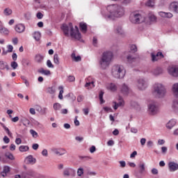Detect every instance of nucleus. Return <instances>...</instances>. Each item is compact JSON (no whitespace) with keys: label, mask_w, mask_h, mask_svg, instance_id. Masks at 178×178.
<instances>
[{"label":"nucleus","mask_w":178,"mask_h":178,"mask_svg":"<svg viewBox=\"0 0 178 178\" xmlns=\"http://www.w3.org/2000/svg\"><path fill=\"white\" fill-rule=\"evenodd\" d=\"M107 10L108 15H106V19H113L114 17H122L124 16V8L118 4L108 6Z\"/></svg>","instance_id":"1"},{"label":"nucleus","mask_w":178,"mask_h":178,"mask_svg":"<svg viewBox=\"0 0 178 178\" xmlns=\"http://www.w3.org/2000/svg\"><path fill=\"white\" fill-rule=\"evenodd\" d=\"M61 29L66 37H69V30H70V35L72 38L75 40H80L81 38V33L79 31V27L75 26V29L73 28L72 22H70L68 25L66 24H63Z\"/></svg>","instance_id":"2"},{"label":"nucleus","mask_w":178,"mask_h":178,"mask_svg":"<svg viewBox=\"0 0 178 178\" xmlns=\"http://www.w3.org/2000/svg\"><path fill=\"white\" fill-rule=\"evenodd\" d=\"M112 58H113V54H112L111 51H106L103 53L99 62L101 69L105 70L109 66V65H111Z\"/></svg>","instance_id":"3"},{"label":"nucleus","mask_w":178,"mask_h":178,"mask_svg":"<svg viewBox=\"0 0 178 178\" xmlns=\"http://www.w3.org/2000/svg\"><path fill=\"white\" fill-rule=\"evenodd\" d=\"M111 74L114 79H124V76H126V70L122 65H115L112 67Z\"/></svg>","instance_id":"4"},{"label":"nucleus","mask_w":178,"mask_h":178,"mask_svg":"<svg viewBox=\"0 0 178 178\" xmlns=\"http://www.w3.org/2000/svg\"><path fill=\"white\" fill-rule=\"evenodd\" d=\"M154 92L159 98H163L166 95V89L161 83H155L154 86Z\"/></svg>","instance_id":"5"},{"label":"nucleus","mask_w":178,"mask_h":178,"mask_svg":"<svg viewBox=\"0 0 178 178\" xmlns=\"http://www.w3.org/2000/svg\"><path fill=\"white\" fill-rule=\"evenodd\" d=\"M130 22L134 24H140V23L145 22V17L138 13H132L130 16Z\"/></svg>","instance_id":"6"},{"label":"nucleus","mask_w":178,"mask_h":178,"mask_svg":"<svg viewBox=\"0 0 178 178\" xmlns=\"http://www.w3.org/2000/svg\"><path fill=\"white\" fill-rule=\"evenodd\" d=\"M148 112L149 115H156L159 112V108L156 105V103L152 102L148 105Z\"/></svg>","instance_id":"7"},{"label":"nucleus","mask_w":178,"mask_h":178,"mask_svg":"<svg viewBox=\"0 0 178 178\" xmlns=\"http://www.w3.org/2000/svg\"><path fill=\"white\" fill-rule=\"evenodd\" d=\"M119 89L120 92H121L122 95L125 96L129 95V93L131 92V89H130V87L126 83L121 84Z\"/></svg>","instance_id":"8"},{"label":"nucleus","mask_w":178,"mask_h":178,"mask_svg":"<svg viewBox=\"0 0 178 178\" xmlns=\"http://www.w3.org/2000/svg\"><path fill=\"white\" fill-rule=\"evenodd\" d=\"M137 87L138 90H140L141 91H143L148 87V83H147V81H145V79H139L138 80Z\"/></svg>","instance_id":"9"},{"label":"nucleus","mask_w":178,"mask_h":178,"mask_svg":"<svg viewBox=\"0 0 178 178\" xmlns=\"http://www.w3.org/2000/svg\"><path fill=\"white\" fill-rule=\"evenodd\" d=\"M168 72L170 76L178 77V66L173 65L168 67Z\"/></svg>","instance_id":"10"},{"label":"nucleus","mask_w":178,"mask_h":178,"mask_svg":"<svg viewBox=\"0 0 178 178\" xmlns=\"http://www.w3.org/2000/svg\"><path fill=\"white\" fill-rule=\"evenodd\" d=\"M151 56H152V60L153 62H158L159 59H162L164 58L163 54H162L161 51H159L156 54L154 53H152Z\"/></svg>","instance_id":"11"},{"label":"nucleus","mask_w":178,"mask_h":178,"mask_svg":"<svg viewBox=\"0 0 178 178\" xmlns=\"http://www.w3.org/2000/svg\"><path fill=\"white\" fill-rule=\"evenodd\" d=\"M52 152L58 156H62V155H65V154H67V151L63 148H53L51 149Z\"/></svg>","instance_id":"12"},{"label":"nucleus","mask_w":178,"mask_h":178,"mask_svg":"<svg viewBox=\"0 0 178 178\" xmlns=\"http://www.w3.org/2000/svg\"><path fill=\"white\" fill-rule=\"evenodd\" d=\"M113 104H115L113 106V109L116 111V109H118V108H119L120 106H124V100L123 99V97L120 96L118 98V103H116V102H113Z\"/></svg>","instance_id":"13"},{"label":"nucleus","mask_w":178,"mask_h":178,"mask_svg":"<svg viewBox=\"0 0 178 178\" xmlns=\"http://www.w3.org/2000/svg\"><path fill=\"white\" fill-rule=\"evenodd\" d=\"M64 176H72V177H74V175H76V170L73 168H67L64 170L63 171Z\"/></svg>","instance_id":"14"},{"label":"nucleus","mask_w":178,"mask_h":178,"mask_svg":"<svg viewBox=\"0 0 178 178\" xmlns=\"http://www.w3.org/2000/svg\"><path fill=\"white\" fill-rule=\"evenodd\" d=\"M168 168L170 172H176V170H178V163L175 161L169 162Z\"/></svg>","instance_id":"15"},{"label":"nucleus","mask_w":178,"mask_h":178,"mask_svg":"<svg viewBox=\"0 0 178 178\" xmlns=\"http://www.w3.org/2000/svg\"><path fill=\"white\" fill-rule=\"evenodd\" d=\"M127 62H128L129 63H134L136 62H138V58L134 57L131 54H128L127 56Z\"/></svg>","instance_id":"16"},{"label":"nucleus","mask_w":178,"mask_h":178,"mask_svg":"<svg viewBox=\"0 0 178 178\" xmlns=\"http://www.w3.org/2000/svg\"><path fill=\"white\" fill-rule=\"evenodd\" d=\"M44 56L38 54L35 56V58L34 60L35 62V63H38V65H41V63H42V62H44Z\"/></svg>","instance_id":"17"},{"label":"nucleus","mask_w":178,"mask_h":178,"mask_svg":"<svg viewBox=\"0 0 178 178\" xmlns=\"http://www.w3.org/2000/svg\"><path fill=\"white\" fill-rule=\"evenodd\" d=\"M159 15L161 16V17H164L165 19H172V17H173V14H172V13H165L163 11H160Z\"/></svg>","instance_id":"18"},{"label":"nucleus","mask_w":178,"mask_h":178,"mask_svg":"<svg viewBox=\"0 0 178 178\" xmlns=\"http://www.w3.org/2000/svg\"><path fill=\"white\" fill-rule=\"evenodd\" d=\"M9 65L3 60H0V70H9Z\"/></svg>","instance_id":"19"},{"label":"nucleus","mask_w":178,"mask_h":178,"mask_svg":"<svg viewBox=\"0 0 178 178\" xmlns=\"http://www.w3.org/2000/svg\"><path fill=\"white\" fill-rule=\"evenodd\" d=\"M15 29L17 33H23L26 30V26L22 24H19L15 26Z\"/></svg>","instance_id":"20"},{"label":"nucleus","mask_w":178,"mask_h":178,"mask_svg":"<svg viewBox=\"0 0 178 178\" xmlns=\"http://www.w3.org/2000/svg\"><path fill=\"white\" fill-rule=\"evenodd\" d=\"M9 172H10V167L8 165H4L3 168V172H1V175L3 177H6Z\"/></svg>","instance_id":"21"},{"label":"nucleus","mask_w":178,"mask_h":178,"mask_svg":"<svg viewBox=\"0 0 178 178\" xmlns=\"http://www.w3.org/2000/svg\"><path fill=\"white\" fill-rule=\"evenodd\" d=\"M139 172L144 173L145 172V163L140 161L138 165Z\"/></svg>","instance_id":"22"},{"label":"nucleus","mask_w":178,"mask_h":178,"mask_svg":"<svg viewBox=\"0 0 178 178\" xmlns=\"http://www.w3.org/2000/svg\"><path fill=\"white\" fill-rule=\"evenodd\" d=\"M38 73L40 74H44V76H51V71L49 70H44V68H40L38 70Z\"/></svg>","instance_id":"23"},{"label":"nucleus","mask_w":178,"mask_h":178,"mask_svg":"<svg viewBox=\"0 0 178 178\" xmlns=\"http://www.w3.org/2000/svg\"><path fill=\"white\" fill-rule=\"evenodd\" d=\"M170 8L173 12L175 13H178V3L177 2H173L170 4Z\"/></svg>","instance_id":"24"},{"label":"nucleus","mask_w":178,"mask_h":178,"mask_svg":"<svg viewBox=\"0 0 178 178\" xmlns=\"http://www.w3.org/2000/svg\"><path fill=\"white\" fill-rule=\"evenodd\" d=\"M26 161H27V163H29L30 165H34V163H35V159H34L31 155L28 156Z\"/></svg>","instance_id":"25"},{"label":"nucleus","mask_w":178,"mask_h":178,"mask_svg":"<svg viewBox=\"0 0 178 178\" xmlns=\"http://www.w3.org/2000/svg\"><path fill=\"white\" fill-rule=\"evenodd\" d=\"M175 126H176V120H170L166 124L167 129H170L175 127Z\"/></svg>","instance_id":"26"},{"label":"nucleus","mask_w":178,"mask_h":178,"mask_svg":"<svg viewBox=\"0 0 178 178\" xmlns=\"http://www.w3.org/2000/svg\"><path fill=\"white\" fill-rule=\"evenodd\" d=\"M172 109L174 112H178V99H175L172 102Z\"/></svg>","instance_id":"27"},{"label":"nucleus","mask_w":178,"mask_h":178,"mask_svg":"<svg viewBox=\"0 0 178 178\" xmlns=\"http://www.w3.org/2000/svg\"><path fill=\"white\" fill-rule=\"evenodd\" d=\"M79 27H80L81 31H82V33H87V24H86L84 22H81L79 24Z\"/></svg>","instance_id":"28"},{"label":"nucleus","mask_w":178,"mask_h":178,"mask_svg":"<svg viewBox=\"0 0 178 178\" xmlns=\"http://www.w3.org/2000/svg\"><path fill=\"white\" fill-rule=\"evenodd\" d=\"M115 33L116 34H119L120 35H122V34H124V31H123L122 26H117L115 28Z\"/></svg>","instance_id":"29"},{"label":"nucleus","mask_w":178,"mask_h":178,"mask_svg":"<svg viewBox=\"0 0 178 178\" xmlns=\"http://www.w3.org/2000/svg\"><path fill=\"white\" fill-rule=\"evenodd\" d=\"M71 58L74 60V62H81V56H76V54L72 53L71 55Z\"/></svg>","instance_id":"30"},{"label":"nucleus","mask_w":178,"mask_h":178,"mask_svg":"<svg viewBox=\"0 0 178 178\" xmlns=\"http://www.w3.org/2000/svg\"><path fill=\"white\" fill-rule=\"evenodd\" d=\"M108 90H110V91L115 92L116 90H118V87L115 83H110L108 86L107 87Z\"/></svg>","instance_id":"31"},{"label":"nucleus","mask_w":178,"mask_h":178,"mask_svg":"<svg viewBox=\"0 0 178 178\" xmlns=\"http://www.w3.org/2000/svg\"><path fill=\"white\" fill-rule=\"evenodd\" d=\"M0 124L3 127V129H4L5 131H6L8 136H9L10 137H12V134L10 133L9 128L6 127V126H5V124L2 122H1Z\"/></svg>","instance_id":"32"},{"label":"nucleus","mask_w":178,"mask_h":178,"mask_svg":"<svg viewBox=\"0 0 178 178\" xmlns=\"http://www.w3.org/2000/svg\"><path fill=\"white\" fill-rule=\"evenodd\" d=\"M34 40H35V41H40V40L41 39V33L40 32H35L33 35Z\"/></svg>","instance_id":"33"},{"label":"nucleus","mask_w":178,"mask_h":178,"mask_svg":"<svg viewBox=\"0 0 178 178\" xmlns=\"http://www.w3.org/2000/svg\"><path fill=\"white\" fill-rule=\"evenodd\" d=\"M146 6H148L149 8H154L155 5V0H148L146 3Z\"/></svg>","instance_id":"34"},{"label":"nucleus","mask_w":178,"mask_h":178,"mask_svg":"<svg viewBox=\"0 0 178 178\" xmlns=\"http://www.w3.org/2000/svg\"><path fill=\"white\" fill-rule=\"evenodd\" d=\"M172 92L174 94L178 97V83H175L172 86Z\"/></svg>","instance_id":"35"},{"label":"nucleus","mask_w":178,"mask_h":178,"mask_svg":"<svg viewBox=\"0 0 178 178\" xmlns=\"http://www.w3.org/2000/svg\"><path fill=\"white\" fill-rule=\"evenodd\" d=\"M19 149L20 152H26V151H29V149H30V148L29 147V146L21 145L19 147Z\"/></svg>","instance_id":"36"},{"label":"nucleus","mask_w":178,"mask_h":178,"mask_svg":"<svg viewBox=\"0 0 178 178\" xmlns=\"http://www.w3.org/2000/svg\"><path fill=\"white\" fill-rule=\"evenodd\" d=\"M12 9L7 8L4 9L3 15H5V16H10V15H12Z\"/></svg>","instance_id":"37"},{"label":"nucleus","mask_w":178,"mask_h":178,"mask_svg":"<svg viewBox=\"0 0 178 178\" xmlns=\"http://www.w3.org/2000/svg\"><path fill=\"white\" fill-rule=\"evenodd\" d=\"M85 87L88 89L94 88V87H95V85H94V81L86 82V83L85 84Z\"/></svg>","instance_id":"38"},{"label":"nucleus","mask_w":178,"mask_h":178,"mask_svg":"<svg viewBox=\"0 0 178 178\" xmlns=\"http://www.w3.org/2000/svg\"><path fill=\"white\" fill-rule=\"evenodd\" d=\"M20 120L22 122L24 126H26V124H30V120H29L26 117H22Z\"/></svg>","instance_id":"39"},{"label":"nucleus","mask_w":178,"mask_h":178,"mask_svg":"<svg viewBox=\"0 0 178 178\" xmlns=\"http://www.w3.org/2000/svg\"><path fill=\"white\" fill-rule=\"evenodd\" d=\"M79 158L81 161H83V162H87V161H90V159H91V157L89 156H79Z\"/></svg>","instance_id":"40"},{"label":"nucleus","mask_w":178,"mask_h":178,"mask_svg":"<svg viewBox=\"0 0 178 178\" xmlns=\"http://www.w3.org/2000/svg\"><path fill=\"white\" fill-rule=\"evenodd\" d=\"M129 49L132 54H136V52H137V46L136 44H131Z\"/></svg>","instance_id":"41"},{"label":"nucleus","mask_w":178,"mask_h":178,"mask_svg":"<svg viewBox=\"0 0 178 178\" xmlns=\"http://www.w3.org/2000/svg\"><path fill=\"white\" fill-rule=\"evenodd\" d=\"M53 108L54 111H60L62 105H60V104L59 103H55L53 106Z\"/></svg>","instance_id":"42"},{"label":"nucleus","mask_w":178,"mask_h":178,"mask_svg":"<svg viewBox=\"0 0 178 178\" xmlns=\"http://www.w3.org/2000/svg\"><path fill=\"white\" fill-rule=\"evenodd\" d=\"M1 34H3L4 35H8L9 34V30L6 28H1L0 29Z\"/></svg>","instance_id":"43"},{"label":"nucleus","mask_w":178,"mask_h":178,"mask_svg":"<svg viewBox=\"0 0 178 178\" xmlns=\"http://www.w3.org/2000/svg\"><path fill=\"white\" fill-rule=\"evenodd\" d=\"M54 62L56 65H59L60 62H59V56L58 55V54H55L54 56Z\"/></svg>","instance_id":"44"},{"label":"nucleus","mask_w":178,"mask_h":178,"mask_svg":"<svg viewBox=\"0 0 178 178\" xmlns=\"http://www.w3.org/2000/svg\"><path fill=\"white\" fill-rule=\"evenodd\" d=\"M6 157L8 158V159H10V161H15V156L12 153H6Z\"/></svg>","instance_id":"45"},{"label":"nucleus","mask_w":178,"mask_h":178,"mask_svg":"<svg viewBox=\"0 0 178 178\" xmlns=\"http://www.w3.org/2000/svg\"><path fill=\"white\" fill-rule=\"evenodd\" d=\"M149 20L152 22H156V16H155L154 14H149Z\"/></svg>","instance_id":"46"},{"label":"nucleus","mask_w":178,"mask_h":178,"mask_svg":"<svg viewBox=\"0 0 178 178\" xmlns=\"http://www.w3.org/2000/svg\"><path fill=\"white\" fill-rule=\"evenodd\" d=\"M26 176H31V177H33L35 176V172H34V170H29L27 172H25Z\"/></svg>","instance_id":"47"},{"label":"nucleus","mask_w":178,"mask_h":178,"mask_svg":"<svg viewBox=\"0 0 178 178\" xmlns=\"http://www.w3.org/2000/svg\"><path fill=\"white\" fill-rule=\"evenodd\" d=\"M56 91V90L54 86L47 88V92H49V94H55Z\"/></svg>","instance_id":"48"},{"label":"nucleus","mask_w":178,"mask_h":178,"mask_svg":"<svg viewBox=\"0 0 178 178\" xmlns=\"http://www.w3.org/2000/svg\"><path fill=\"white\" fill-rule=\"evenodd\" d=\"M30 133H31L32 137H33V138H37V137H38V133H37V131H34V129H31Z\"/></svg>","instance_id":"49"},{"label":"nucleus","mask_w":178,"mask_h":178,"mask_svg":"<svg viewBox=\"0 0 178 178\" xmlns=\"http://www.w3.org/2000/svg\"><path fill=\"white\" fill-rule=\"evenodd\" d=\"M22 65L24 66H29V65H30V61L26 58H23L22 59Z\"/></svg>","instance_id":"50"},{"label":"nucleus","mask_w":178,"mask_h":178,"mask_svg":"<svg viewBox=\"0 0 178 178\" xmlns=\"http://www.w3.org/2000/svg\"><path fill=\"white\" fill-rule=\"evenodd\" d=\"M99 97L100 99V104H104V102H105V101H104V92H100Z\"/></svg>","instance_id":"51"},{"label":"nucleus","mask_w":178,"mask_h":178,"mask_svg":"<svg viewBox=\"0 0 178 178\" xmlns=\"http://www.w3.org/2000/svg\"><path fill=\"white\" fill-rule=\"evenodd\" d=\"M77 175L79 177L84 175V169H83V168H79L77 170Z\"/></svg>","instance_id":"52"},{"label":"nucleus","mask_w":178,"mask_h":178,"mask_svg":"<svg viewBox=\"0 0 178 178\" xmlns=\"http://www.w3.org/2000/svg\"><path fill=\"white\" fill-rule=\"evenodd\" d=\"M10 66L11 67H13V69L15 70V69H17V67L19 66V65H17V63H16V61H13L10 63Z\"/></svg>","instance_id":"53"},{"label":"nucleus","mask_w":178,"mask_h":178,"mask_svg":"<svg viewBox=\"0 0 178 178\" xmlns=\"http://www.w3.org/2000/svg\"><path fill=\"white\" fill-rule=\"evenodd\" d=\"M47 66L49 67L50 69H54V66L51 62V60H47Z\"/></svg>","instance_id":"54"},{"label":"nucleus","mask_w":178,"mask_h":178,"mask_svg":"<svg viewBox=\"0 0 178 178\" xmlns=\"http://www.w3.org/2000/svg\"><path fill=\"white\" fill-rule=\"evenodd\" d=\"M27 176L26 175V172H22V175H15V178H26Z\"/></svg>","instance_id":"55"},{"label":"nucleus","mask_w":178,"mask_h":178,"mask_svg":"<svg viewBox=\"0 0 178 178\" xmlns=\"http://www.w3.org/2000/svg\"><path fill=\"white\" fill-rule=\"evenodd\" d=\"M133 2V0H123L122 3V5H129Z\"/></svg>","instance_id":"56"},{"label":"nucleus","mask_w":178,"mask_h":178,"mask_svg":"<svg viewBox=\"0 0 178 178\" xmlns=\"http://www.w3.org/2000/svg\"><path fill=\"white\" fill-rule=\"evenodd\" d=\"M161 73H162V69L161 68H157L154 71V74L156 75L161 74Z\"/></svg>","instance_id":"57"},{"label":"nucleus","mask_w":178,"mask_h":178,"mask_svg":"<svg viewBox=\"0 0 178 178\" xmlns=\"http://www.w3.org/2000/svg\"><path fill=\"white\" fill-rule=\"evenodd\" d=\"M82 111H83L84 115H86V116H87V115H88V113H90V109H88V108H83Z\"/></svg>","instance_id":"58"},{"label":"nucleus","mask_w":178,"mask_h":178,"mask_svg":"<svg viewBox=\"0 0 178 178\" xmlns=\"http://www.w3.org/2000/svg\"><path fill=\"white\" fill-rule=\"evenodd\" d=\"M42 155L43 156H48V150L47 149H44L42 151Z\"/></svg>","instance_id":"59"},{"label":"nucleus","mask_w":178,"mask_h":178,"mask_svg":"<svg viewBox=\"0 0 178 178\" xmlns=\"http://www.w3.org/2000/svg\"><path fill=\"white\" fill-rule=\"evenodd\" d=\"M107 145L108 147H112L113 145H115V141L110 140L107 142Z\"/></svg>","instance_id":"60"},{"label":"nucleus","mask_w":178,"mask_h":178,"mask_svg":"<svg viewBox=\"0 0 178 178\" xmlns=\"http://www.w3.org/2000/svg\"><path fill=\"white\" fill-rule=\"evenodd\" d=\"M157 143L159 145H163V144H165V140L159 139Z\"/></svg>","instance_id":"61"},{"label":"nucleus","mask_w":178,"mask_h":178,"mask_svg":"<svg viewBox=\"0 0 178 178\" xmlns=\"http://www.w3.org/2000/svg\"><path fill=\"white\" fill-rule=\"evenodd\" d=\"M38 147H40V145L38 143H34L32 145V148L33 149H34L35 151H36V149H38Z\"/></svg>","instance_id":"62"},{"label":"nucleus","mask_w":178,"mask_h":178,"mask_svg":"<svg viewBox=\"0 0 178 178\" xmlns=\"http://www.w3.org/2000/svg\"><path fill=\"white\" fill-rule=\"evenodd\" d=\"M161 152H162V154H166V152H168V147H161Z\"/></svg>","instance_id":"63"},{"label":"nucleus","mask_w":178,"mask_h":178,"mask_svg":"<svg viewBox=\"0 0 178 178\" xmlns=\"http://www.w3.org/2000/svg\"><path fill=\"white\" fill-rule=\"evenodd\" d=\"M152 175H158V173H159L158 169H156V168H153V169L152 170Z\"/></svg>","instance_id":"64"}]
</instances>
